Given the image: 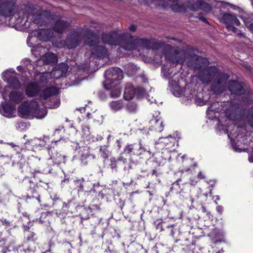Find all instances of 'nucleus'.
<instances>
[{"mask_svg":"<svg viewBox=\"0 0 253 253\" xmlns=\"http://www.w3.org/2000/svg\"><path fill=\"white\" fill-rule=\"evenodd\" d=\"M198 77L204 84L211 83V90L215 94H219L226 89L229 76L219 72L216 67H211L200 71Z\"/></svg>","mask_w":253,"mask_h":253,"instance_id":"obj_1","label":"nucleus"},{"mask_svg":"<svg viewBox=\"0 0 253 253\" xmlns=\"http://www.w3.org/2000/svg\"><path fill=\"white\" fill-rule=\"evenodd\" d=\"M30 16L32 17L31 20L34 24L42 26L46 23L45 21L46 17L44 15L34 12L33 8L26 6L15 15V25L23 30L28 29L31 25V22L28 21Z\"/></svg>","mask_w":253,"mask_h":253,"instance_id":"obj_2","label":"nucleus"},{"mask_svg":"<svg viewBox=\"0 0 253 253\" xmlns=\"http://www.w3.org/2000/svg\"><path fill=\"white\" fill-rule=\"evenodd\" d=\"M18 113L23 118L42 119L46 115L44 108H39L37 102L33 100L23 102L18 108Z\"/></svg>","mask_w":253,"mask_h":253,"instance_id":"obj_3","label":"nucleus"},{"mask_svg":"<svg viewBox=\"0 0 253 253\" xmlns=\"http://www.w3.org/2000/svg\"><path fill=\"white\" fill-rule=\"evenodd\" d=\"M2 79L13 88L19 89L21 84L17 78V73L11 70H7L2 73Z\"/></svg>","mask_w":253,"mask_h":253,"instance_id":"obj_4","label":"nucleus"},{"mask_svg":"<svg viewBox=\"0 0 253 253\" xmlns=\"http://www.w3.org/2000/svg\"><path fill=\"white\" fill-rule=\"evenodd\" d=\"M107 82L110 85L123 79V72L119 68H112L105 72Z\"/></svg>","mask_w":253,"mask_h":253,"instance_id":"obj_5","label":"nucleus"},{"mask_svg":"<svg viewBox=\"0 0 253 253\" xmlns=\"http://www.w3.org/2000/svg\"><path fill=\"white\" fill-rule=\"evenodd\" d=\"M15 9L14 3L9 0H1L0 2V14L5 17L11 16Z\"/></svg>","mask_w":253,"mask_h":253,"instance_id":"obj_6","label":"nucleus"},{"mask_svg":"<svg viewBox=\"0 0 253 253\" xmlns=\"http://www.w3.org/2000/svg\"><path fill=\"white\" fill-rule=\"evenodd\" d=\"M188 8L192 11H198L202 9L206 11L211 10V7L208 3L203 0H197L196 1L190 0L187 3V8Z\"/></svg>","mask_w":253,"mask_h":253,"instance_id":"obj_7","label":"nucleus"},{"mask_svg":"<svg viewBox=\"0 0 253 253\" xmlns=\"http://www.w3.org/2000/svg\"><path fill=\"white\" fill-rule=\"evenodd\" d=\"M136 42L137 43V47L141 49H157L163 44L162 42H158L154 41H150L144 39H136Z\"/></svg>","mask_w":253,"mask_h":253,"instance_id":"obj_8","label":"nucleus"},{"mask_svg":"<svg viewBox=\"0 0 253 253\" xmlns=\"http://www.w3.org/2000/svg\"><path fill=\"white\" fill-rule=\"evenodd\" d=\"M220 21L224 23L226 28L232 25L238 26L240 25V22L236 16L230 13H224L221 18Z\"/></svg>","mask_w":253,"mask_h":253,"instance_id":"obj_9","label":"nucleus"},{"mask_svg":"<svg viewBox=\"0 0 253 253\" xmlns=\"http://www.w3.org/2000/svg\"><path fill=\"white\" fill-rule=\"evenodd\" d=\"M166 58L172 63L181 64L184 61L185 55L183 52L175 50L171 53L166 54Z\"/></svg>","mask_w":253,"mask_h":253,"instance_id":"obj_10","label":"nucleus"},{"mask_svg":"<svg viewBox=\"0 0 253 253\" xmlns=\"http://www.w3.org/2000/svg\"><path fill=\"white\" fill-rule=\"evenodd\" d=\"M120 39V36L115 32L105 33L103 34L102 37L103 41L104 42L111 45L118 44Z\"/></svg>","mask_w":253,"mask_h":253,"instance_id":"obj_11","label":"nucleus"},{"mask_svg":"<svg viewBox=\"0 0 253 253\" xmlns=\"http://www.w3.org/2000/svg\"><path fill=\"white\" fill-rule=\"evenodd\" d=\"M143 91L139 88L135 89L131 84H127L124 90V97L126 100H130L133 98L136 93H140Z\"/></svg>","mask_w":253,"mask_h":253,"instance_id":"obj_12","label":"nucleus"},{"mask_svg":"<svg viewBox=\"0 0 253 253\" xmlns=\"http://www.w3.org/2000/svg\"><path fill=\"white\" fill-rule=\"evenodd\" d=\"M33 34L41 40L47 41L52 37L53 33L50 30L39 29L35 31Z\"/></svg>","mask_w":253,"mask_h":253,"instance_id":"obj_13","label":"nucleus"},{"mask_svg":"<svg viewBox=\"0 0 253 253\" xmlns=\"http://www.w3.org/2000/svg\"><path fill=\"white\" fill-rule=\"evenodd\" d=\"M228 89L232 94L241 95L244 93L242 85L236 81H232L229 83Z\"/></svg>","mask_w":253,"mask_h":253,"instance_id":"obj_14","label":"nucleus"},{"mask_svg":"<svg viewBox=\"0 0 253 253\" xmlns=\"http://www.w3.org/2000/svg\"><path fill=\"white\" fill-rule=\"evenodd\" d=\"M15 109V106L14 105L3 102L1 104L0 111L2 115L6 117H10Z\"/></svg>","mask_w":253,"mask_h":253,"instance_id":"obj_15","label":"nucleus"},{"mask_svg":"<svg viewBox=\"0 0 253 253\" xmlns=\"http://www.w3.org/2000/svg\"><path fill=\"white\" fill-rule=\"evenodd\" d=\"M57 89L55 87L46 88L41 92L40 99L44 102L48 98L57 93Z\"/></svg>","mask_w":253,"mask_h":253,"instance_id":"obj_16","label":"nucleus"},{"mask_svg":"<svg viewBox=\"0 0 253 253\" xmlns=\"http://www.w3.org/2000/svg\"><path fill=\"white\" fill-rule=\"evenodd\" d=\"M8 97L10 102L18 104L23 100L24 95V93L21 91H11L9 92Z\"/></svg>","mask_w":253,"mask_h":253,"instance_id":"obj_17","label":"nucleus"},{"mask_svg":"<svg viewBox=\"0 0 253 253\" xmlns=\"http://www.w3.org/2000/svg\"><path fill=\"white\" fill-rule=\"evenodd\" d=\"M69 26V23L63 20L59 19L56 21L53 29L57 33H62Z\"/></svg>","mask_w":253,"mask_h":253,"instance_id":"obj_18","label":"nucleus"},{"mask_svg":"<svg viewBox=\"0 0 253 253\" xmlns=\"http://www.w3.org/2000/svg\"><path fill=\"white\" fill-rule=\"evenodd\" d=\"M40 90V87L37 83L29 84L26 89L27 96L33 97L37 95Z\"/></svg>","mask_w":253,"mask_h":253,"instance_id":"obj_19","label":"nucleus"},{"mask_svg":"<svg viewBox=\"0 0 253 253\" xmlns=\"http://www.w3.org/2000/svg\"><path fill=\"white\" fill-rule=\"evenodd\" d=\"M95 158V156L91 154L89 151L88 148H84L83 150V153L81 155V162L84 165L88 164V162Z\"/></svg>","mask_w":253,"mask_h":253,"instance_id":"obj_20","label":"nucleus"},{"mask_svg":"<svg viewBox=\"0 0 253 253\" xmlns=\"http://www.w3.org/2000/svg\"><path fill=\"white\" fill-rule=\"evenodd\" d=\"M61 67L64 68V70H61L58 68H55L51 72L50 74V77L55 79H58L64 76L68 71V67L64 63L61 64Z\"/></svg>","mask_w":253,"mask_h":253,"instance_id":"obj_21","label":"nucleus"},{"mask_svg":"<svg viewBox=\"0 0 253 253\" xmlns=\"http://www.w3.org/2000/svg\"><path fill=\"white\" fill-rule=\"evenodd\" d=\"M150 129L156 131L161 132L164 128L163 122L160 119H153L150 122Z\"/></svg>","mask_w":253,"mask_h":253,"instance_id":"obj_22","label":"nucleus"},{"mask_svg":"<svg viewBox=\"0 0 253 253\" xmlns=\"http://www.w3.org/2000/svg\"><path fill=\"white\" fill-rule=\"evenodd\" d=\"M42 60L45 64H54L57 63V58L56 54L49 52L42 57Z\"/></svg>","mask_w":253,"mask_h":253,"instance_id":"obj_23","label":"nucleus"},{"mask_svg":"<svg viewBox=\"0 0 253 253\" xmlns=\"http://www.w3.org/2000/svg\"><path fill=\"white\" fill-rule=\"evenodd\" d=\"M98 42V38L93 32H90L86 36L85 40L86 44L89 46L94 45Z\"/></svg>","mask_w":253,"mask_h":253,"instance_id":"obj_24","label":"nucleus"},{"mask_svg":"<svg viewBox=\"0 0 253 253\" xmlns=\"http://www.w3.org/2000/svg\"><path fill=\"white\" fill-rule=\"evenodd\" d=\"M92 53L99 58H104L107 55V51L103 46H97L93 48Z\"/></svg>","mask_w":253,"mask_h":253,"instance_id":"obj_25","label":"nucleus"},{"mask_svg":"<svg viewBox=\"0 0 253 253\" xmlns=\"http://www.w3.org/2000/svg\"><path fill=\"white\" fill-rule=\"evenodd\" d=\"M160 140H161V143L165 144L166 146L168 147V148H170L174 146L176 142L175 138L171 135H169L166 137L160 138Z\"/></svg>","mask_w":253,"mask_h":253,"instance_id":"obj_26","label":"nucleus"},{"mask_svg":"<svg viewBox=\"0 0 253 253\" xmlns=\"http://www.w3.org/2000/svg\"><path fill=\"white\" fill-rule=\"evenodd\" d=\"M122 47L123 48L125 49L126 50H132L136 48L137 47V43L136 42V40L133 41L131 40L130 41L127 42L126 43H124L122 44Z\"/></svg>","mask_w":253,"mask_h":253,"instance_id":"obj_27","label":"nucleus"},{"mask_svg":"<svg viewBox=\"0 0 253 253\" xmlns=\"http://www.w3.org/2000/svg\"><path fill=\"white\" fill-rule=\"evenodd\" d=\"M50 159L52 160L54 164L59 165L62 163H65V157L57 153L52 155Z\"/></svg>","mask_w":253,"mask_h":253,"instance_id":"obj_28","label":"nucleus"},{"mask_svg":"<svg viewBox=\"0 0 253 253\" xmlns=\"http://www.w3.org/2000/svg\"><path fill=\"white\" fill-rule=\"evenodd\" d=\"M110 106L112 110L117 111L122 109L124 105L121 100H118L111 102Z\"/></svg>","mask_w":253,"mask_h":253,"instance_id":"obj_29","label":"nucleus"},{"mask_svg":"<svg viewBox=\"0 0 253 253\" xmlns=\"http://www.w3.org/2000/svg\"><path fill=\"white\" fill-rule=\"evenodd\" d=\"M126 110L131 113H135L138 110V106L134 102H129L126 105Z\"/></svg>","mask_w":253,"mask_h":253,"instance_id":"obj_30","label":"nucleus"},{"mask_svg":"<svg viewBox=\"0 0 253 253\" xmlns=\"http://www.w3.org/2000/svg\"><path fill=\"white\" fill-rule=\"evenodd\" d=\"M241 19L244 21L246 26L248 27L249 30L253 33V23L250 24L251 22V18H247L246 15H244L243 14L240 16Z\"/></svg>","mask_w":253,"mask_h":253,"instance_id":"obj_31","label":"nucleus"},{"mask_svg":"<svg viewBox=\"0 0 253 253\" xmlns=\"http://www.w3.org/2000/svg\"><path fill=\"white\" fill-rule=\"evenodd\" d=\"M126 70L128 75L131 76L137 71L136 67L132 63H129L126 66Z\"/></svg>","mask_w":253,"mask_h":253,"instance_id":"obj_32","label":"nucleus"},{"mask_svg":"<svg viewBox=\"0 0 253 253\" xmlns=\"http://www.w3.org/2000/svg\"><path fill=\"white\" fill-rule=\"evenodd\" d=\"M203 97L202 92H199L195 96V101L198 105L202 106L206 104V100L204 99Z\"/></svg>","mask_w":253,"mask_h":253,"instance_id":"obj_33","label":"nucleus"},{"mask_svg":"<svg viewBox=\"0 0 253 253\" xmlns=\"http://www.w3.org/2000/svg\"><path fill=\"white\" fill-rule=\"evenodd\" d=\"M138 147L137 148L136 151L134 152V154L137 155H142L144 152L147 151L149 152L150 150L149 148L147 147H143L142 145L141 144L140 142H139V144L138 145Z\"/></svg>","mask_w":253,"mask_h":253,"instance_id":"obj_34","label":"nucleus"},{"mask_svg":"<svg viewBox=\"0 0 253 253\" xmlns=\"http://www.w3.org/2000/svg\"><path fill=\"white\" fill-rule=\"evenodd\" d=\"M138 147V145L137 144L129 145L126 147L125 151L127 152L128 153H130L131 152L134 153V151H136Z\"/></svg>","mask_w":253,"mask_h":253,"instance_id":"obj_35","label":"nucleus"},{"mask_svg":"<svg viewBox=\"0 0 253 253\" xmlns=\"http://www.w3.org/2000/svg\"><path fill=\"white\" fill-rule=\"evenodd\" d=\"M121 94V90L119 87H117L115 89L112 90L110 92L111 96L113 97H118Z\"/></svg>","mask_w":253,"mask_h":253,"instance_id":"obj_36","label":"nucleus"},{"mask_svg":"<svg viewBox=\"0 0 253 253\" xmlns=\"http://www.w3.org/2000/svg\"><path fill=\"white\" fill-rule=\"evenodd\" d=\"M218 103L215 102L212 104V105H211L210 107L208 108L207 110V113L210 114V112H217L218 110L216 109L217 106H218Z\"/></svg>","mask_w":253,"mask_h":253,"instance_id":"obj_37","label":"nucleus"},{"mask_svg":"<svg viewBox=\"0 0 253 253\" xmlns=\"http://www.w3.org/2000/svg\"><path fill=\"white\" fill-rule=\"evenodd\" d=\"M53 104L51 103L49 104L50 107L51 108H56L58 107L60 104V100L57 98H55L53 99Z\"/></svg>","mask_w":253,"mask_h":253,"instance_id":"obj_38","label":"nucleus"},{"mask_svg":"<svg viewBox=\"0 0 253 253\" xmlns=\"http://www.w3.org/2000/svg\"><path fill=\"white\" fill-rule=\"evenodd\" d=\"M10 87L9 86L5 87L4 90V91L2 92V96L3 99L6 100L7 97V94L9 91V89Z\"/></svg>","mask_w":253,"mask_h":253,"instance_id":"obj_39","label":"nucleus"},{"mask_svg":"<svg viewBox=\"0 0 253 253\" xmlns=\"http://www.w3.org/2000/svg\"><path fill=\"white\" fill-rule=\"evenodd\" d=\"M22 62L25 65V67H27V68L29 69L28 66L31 64V61L28 59H25L23 60Z\"/></svg>","mask_w":253,"mask_h":253,"instance_id":"obj_40","label":"nucleus"},{"mask_svg":"<svg viewBox=\"0 0 253 253\" xmlns=\"http://www.w3.org/2000/svg\"><path fill=\"white\" fill-rule=\"evenodd\" d=\"M229 31H232L234 33H237L238 29L235 28L233 25L230 26L229 27L227 28Z\"/></svg>","mask_w":253,"mask_h":253,"instance_id":"obj_41","label":"nucleus"},{"mask_svg":"<svg viewBox=\"0 0 253 253\" xmlns=\"http://www.w3.org/2000/svg\"><path fill=\"white\" fill-rule=\"evenodd\" d=\"M118 160V161H122L124 164H125L127 162L126 159L124 158L122 156H120V157H119Z\"/></svg>","mask_w":253,"mask_h":253,"instance_id":"obj_42","label":"nucleus"},{"mask_svg":"<svg viewBox=\"0 0 253 253\" xmlns=\"http://www.w3.org/2000/svg\"><path fill=\"white\" fill-rule=\"evenodd\" d=\"M178 180H177L172 184V186L171 187V189L172 190L175 187L178 186Z\"/></svg>","mask_w":253,"mask_h":253,"instance_id":"obj_43","label":"nucleus"},{"mask_svg":"<svg viewBox=\"0 0 253 253\" xmlns=\"http://www.w3.org/2000/svg\"><path fill=\"white\" fill-rule=\"evenodd\" d=\"M136 29V27L135 25H131L129 27V30L131 31L134 32Z\"/></svg>","mask_w":253,"mask_h":253,"instance_id":"obj_44","label":"nucleus"},{"mask_svg":"<svg viewBox=\"0 0 253 253\" xmlns=\"http://www.w3.org/2000/svg\"><path fill=\"white\" fill-rule=\"evenodd\" d=\"M192 59L199 61L201 59V58H200L199 56L196 55H194L192 57Z\"/></svg>","mask_w":253,"mask_h":253,"instance_id":"obj_45","label":"nucleus"},{"mask_svg":"<svg viewBox=\"0 0 253 253\" xmlns=\"http://www.w3.org/2000/svg\"><path fill=\"white\" fill-rule=\"evenodd\" d=\"M111 167L112 169H116L117 168V165H116V164L115 163H112L111 164Z\"/></svg>","mask_w":253,"mask_h":253,"instance_id":"obj_46","label":"nucleus"},{"mask_svg":"<svg viewBox=\"0 0 253 253\" xmlns=\"http://www.w3.org/2000/svg\"><path fill=\"white\" fill-rule=\"evenodd\" d=\"M79 44V42H76L75 44H74V45H68L69 46V48H74L75 47H76L78 44Z\"/></svg>","mask_w":253,"mask_h":253,"instance_id":"obj_47","label":"nucleus"},{"mask_svg":"<svg viewBox=\"0 0 253 253\" xmlns=\"http://www.w3.org/2000/svg\"><path fill=\"white\" fill-rule=\"evenodd\" d=\"M198 176V177L201 179L205 178L204 175H203L201 172L199 173Z\"/></svg>","mask_w":253,"mask_h":253,"instance_id":"obj_48","label":"nucleus"},{"mask_svg":"<svg viewBox=\"0 0 253 253\" xmlns=\"http://www.w3.org/2000/svg\"><path fill=\"white\" fill-rule=\"evenodd\" d=\"M249 159L250 162H253V155L252 154L250 155Z\"/></svg>","mask_w":253,"mask_h":253,"instance_id":"obj_49","label":"nucleus"},{"mask_svg":"<svg viewBox=\"0 0 253 253\" xmlns=\"http://www.w3.org/2000/svg\"><path fill=\"white\" fill-rule=\"evenodd\" d=\"M3 224H5L6 225H9V222L8 221H7L6 219H4L3 221H2Z\"/></svg>","mask_w":253,"mask_h":253,"instance_id":"obj_50","label":"nucleus"},{"mask_svg":"<svg viewBox=\"0 0 253 253\" xmlns=\"http://www.w3.org/2000/svg\"><path fill=\"white\" fill-rule=\"evenodd\" d=\"M187 64L189 67H194V65L190 61H188Z\"/></svg>","mask_w":253,"mask_h":253,"instance_id":"obj_51","label":"nucleus"},{"mask_svg":"<svg viewBox=\"0 0 253 253\" xmlns=\"http://www.w3.org/2000/svg\"><path fill=\"white\" fill-rule=\"evenodd\" d=\"M201 20L202 21L205 22V23H207L209 24V22H208V21L207 20V19L205 17H204L203 19H202Z\"/></svg>","mask_w":253,"mask_h":253,"instance_id":"obj_52","label":"nucleus"},{"mask_svg":"<svg viewBox=\"0 0 253 253\" xmlns=\"http://www.w3.org/2000/svg\"><path fill=\"white\" fill-rule=\"evenodd\" d=\"M201 20L202 21L205 22V23H207L209 24V22H208V21L207 20V19L205 17H204L203 19H202Z\"/></svg>","mask_w":253,"mask_h":253,"instance_id":"obj_53","label":"nucleus"},{"mask_svg":"<svg viewBox=\"0 0 253 253\" xmlns=\"http://www.w3.org/2000/svg\"><path fill=\"white\" fill-rule=\"evenodd\" d=\"M198 17L200 19V20H202V19H203L204 18V17L203 16V15H202V14L200 13L198 15Z\"/></svg>","mask_w":253,"mask_h":253,"instance_id":"obj_54","label":"nucleus"},{"mask_svg":"<svg viewBox=\"0 0 253 253\" xmlns=\"http://www.w3.org/2000/svg\"><path fill=\"white\" fill-rule=\"evenodd\" d=\"M22 68H22V67L21 66H18V67H17V69H18V71H21V70H22Z\"/></svg>","mask_w":253,"mask_h":253,"instance_id":"obj_55","label":"nucleus"},{"mask_svg":"<svg viewBox=\"0 0 253 253\" xmlns=\"http://www.w3.org/2000/svg\"><path fill=\"white\" fill-rule=\"evenodd\" d=\"M58 69H60L61 70H64V68L61 67V64L59 65V66L58 67Z\"/></svg>","mask_w":253,"mask_h":253,"instance_id":"obj_56","label":"nucleus"},{"mask_svg":"<svg viewBox=\"0 0 253 253\" xmlns=\"http://www.w3.org/2000/svg\"><path fill=\"white\" fill-rule=\"evenodd\" d=\"M220 209H221L220 207H217V210L219 212H220Z\"/></svg>","mask_w":253,"mask_h":253,"instance_id":"obj_57","label":"nucleus"},{"mask_svg":"<svg viewBox=\"0 0 253 253\" xmlns=\"http://www.w3.org/2000/svg\"><path fill=\"white\" fill-rule=\"evenodd\" d=\"M45 76H44V75H42V81H43V78L45 77Z\"/></svg>","mask_w":253,"mask_h":253,"instance_id":"obj_58","label":"nucleus"},{"mask_svg":"<svg viewBox=\"0 0 253 253\" xmlns=\"http://www.w3.org/2000/svg\"><path fill=\"white\" fill-rule=\"evenodd\" d=\"M237 34H238V35L239 36H242V34H239V33H237Z\"/></svg>","mask_w":253,"mask_h":253,"instance_id":"obj_59","label":"nucleus"},{"mask_svg":"<svg viewBox=\"0 0 253 253\" xmlns=\"http://www.w3.org/2000/svg\"><path fill=\"white\" fill-rule=\"evenodd\" d=\"M82 110H84V108H82L81 109V111Z\"/></svg>","mask_w":253,"mask_h":253,"instance_id":"obj_60","label":"nucleus"},{"mask_svg":"<svg viewBox=\"0 0 253 253\" xmlns=\"http://www.w3.org/2000/svg\"><path fill=\"white\" fill-rule=\"evenodd\" d=\"M171 234L173 235V232L172 230H171Z\"/></svg>","mask_w":253,"mask_h":253,"instance_id":"obj_61","label":"nucleus"},{"mask_svg":"<svg viewBox=\"0 0 253 253\" xmlns=\"http://www.w3.org/2000/svg\"><path fill=\"white\" fill-rule=\"evenodd\" d=\"M251 126L253 127V124H251Z\"/></svg>","mask_w":253,"mask_h":253,"instance_id":"obj_62","label":"nucleus"},{"mask_svg":"<svg viewBox=\"0 0 253 253\" xmlns=\"http://www.w3.org/2000/svg\"><path fill=\"white\" fill-rule=\"evenodd\" d=\"M10 145L13 146V144H12V143H11Z\"/></svg>","mask_w":253,"mask_h":253,"instance_id":"obj_63","label":"nucleus"}]
</instances>
